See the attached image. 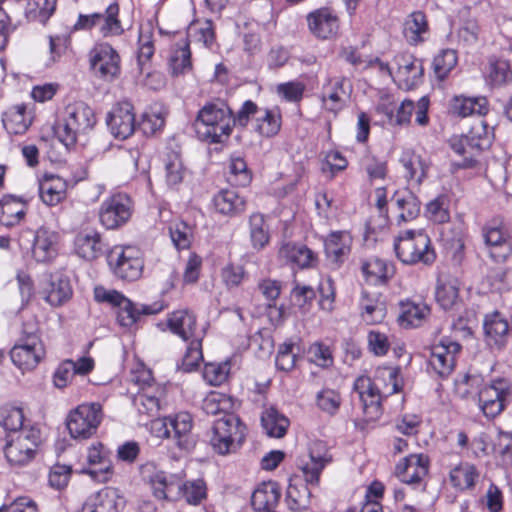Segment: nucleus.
<instances>
[{
	"label": "nucleus",
	"instance_id": "obj_45",
	"mask_svg": "<svg viewBox=\"0 0 512 512\" xmlns=\"http://www.w3.org/2000/svg\"><path fill=\"white\" fill-rule=\"evenodd\" d=\"M168 67L173 76L184 75L192 70L191 50L187 39H181L172 46Z\"/></svg>",
	"mask_w": 512,
	"mask_h": 512
},
{
	"label": "nucleus",
	"instance_id": "obj_50",
	"mask_svg": "<svg viewBox=\"0 0 512 512\" xmlns=\"http://www.w3.org/2000/svg\"><path fill=\"white\" fill-rule=\"evenodd\" d=\"M306 481L296 479L291 480L286 491L285 502L288 508L294 512H300L308 508L310 504L311 492Z\"/></svg>",
	"mask_w": 512,
	"mask_h": 512
},
{
	"label": "nucleus",
	"instance_id": "obj_20",
	"mask_svg": "<svg viewBox=\"0 0 512 512\" xmlns=\"http://www.w3.org/2000/svg\"><path fill=\"white\" fill-rule=\"evenodd\" d=\"M429 458L425 454H410L395 467V474L402 483L418 487L429 471Z\"/></svg>",
	"mask_w": 512,
	"mask_h": 512
},
{
	"label": "nucleus",
	"instance_id": "obj_3",
	"mask_svg": "<svg viewBox=\"0 0 512 512\" xmlns=\"http://www.w3.org/2000/svg\"><path fill=\"white\" fill-rule=\"evenodd\" d=\"M96 124L93 109L83 101L69 103L55 128V136L67 148L75 145L80 135L90 132Z\"/></svg>",
	"mask_w": 512,
	"mask_h": 512
},
{
	"label": "nucleus",
	"instance_id": "obj_27",
	"mask_svg": "<svg viewBox=\"0 0 512 512\" xmlns=\"http://www.w3.org/2000/svg\"><path fill=\"white\" fill-rule=\"evenodd\" d=\"M43 297L52 306H61L72 297L70 280L61 272L51 274L42 284Z\"/></svg>",
	"mask_w": 512,
	"mask_h": 512
},
{
	"label": "nucleus",
	"instance_id": "obj_52",
	"mask_svg": "<svg viewBox=\"0 0 512 512\" xmlns=\"http://www.w3.org/2000/svg\"><path fill=\"white\" fill-rule=\"evenodd\" d=\"M281 112L278 107L259 109L256 117V129L265 137L276 135L281 128Z\"/></svg>",
	"mask_w": 512,
	"mask_h": 512
},
{
	"label": "nucleus",
	"instance_id": "obj_36",
	"mask_svg": "<svg viewBox=\"0 0 512 512\" xmlns=\"http://www.w3.org/2000/svg\"><path fill=\"white\" fill-rule=\"evenodd\" d=\"M58 234L40 227L34 234L32 255L37 262H49L57 255Z\"/></svg>",
	"mask_w": 512,
	"mask_h": 512
},
{
	"label": "nucleus",
	"instance_id": "obj_49",
	"mask_svg": "<svg viewBox=\"0 0 512 512\" xmlns=\"http://www.w3.org/2000/svg\"><path fill=\"white\" fill-rule=\"evenodd\" d=\"M31 123V113L27 111L25 104H17L11 107L3 116L4 127L13 134L25 133Z\"/></svg>",
	"mask_w": 512,
	"mask_h": 512
},
{
	"label": "nucleus",
	"instance_id": "obj_35",
	"mask_svg": "<svg viewBox=\"0 0 512 512\" xmlns=\"http://www.w3.org/2000/svg\"><path fill=\"white\" fill-rule=\"evenodd\" d=\"M147 482L155 498L159 500L177 499L176 491L179 482L177 475L155 469L147 476Z\"/></svg>",
	"mask_w": 512,
	"mask_h": 512
},
{
	"label": "nucleus",
	"instance_id": "obj_18",
	"mask_svg": "<svg viewBox=\"0 0 512 512\" xmlns=\"http://www.w3.org/2000/svg\"><path fill=\"white\" fill-rule=\"evenodd\" d=\"M350 92L349 80L345 77L327 78L321 91L322 107L328 112L338 113L345 107Z\"/></svg>",
	"mask_w": 512,
	"mask_h": 512
},
{
	"label": "nucleus",
	"instance_id": "obj_1",
	"mask_svg": "<svg viewBox=\"0 0 512 512\" xmlns=\"http://www.w3.org/2000/svg\"><path fill=\"white\" fill-rule=\"evenodd\" d=\"M399 369L396 367H378L374 379L359 376L354 382V393L361 402L367 420H376L381 415L383 396L399 392Z\"/></svg>",
	"mask_w": 512,
	"mask_h": 512
},
{
	"label": "nucleus",
	"instance_id": "obj_62",
	"mask_svg": "<svg viewBox=\"0 0 512 512\" xmlns=\"http://www.w3.org/2000/svg\"><path fill=\"white\" fill-rule=\"evenodd\" d=\"M252 173L246 161L239 155H232L229 163L228 181L235 186L245 187L250 184Z\"/></svg>",
	"mask_w": 512,
	"mask_h": 512
},
{
	"label": "nucleus",
	"instance_id": "obj_39",
	"mask_svg": "<svg viewBox=\"0 0 512 512\" xmlns=\"http://www.w3.org/2000/svg\"><path fill=\"white\" fill-rule=\"evenodd\" d=\"M213 207L221 215L234 217L246 210V199L234 189H222L214 195Z\"/></svg>",
	"mask_w": 512,
	"mask_h": 512
},
{
	"label": "nucleus",
	"instance_id": "obj_16",
	"mask_svg": "<svg viewBox=\"0 0 512 512\" xmlns=\"http://www.w3.org/2000/svg\"><path fill=\"white\" fill-rule=\"evenodd\" d=\"M461 351V345L448 338H442L431 348L428 367L431 373H434L441 379L448 378L454 371L456 357Z\"/></svg>",
	"mask_w": 512,
	"mask_h": 512
},
{
	"label": "nucleus",
	"instance_id": "obj_10",
	"mask_svg": "<svg viewBox=\"0 0 512 512\" xmlns=\"http://www.w3.org/2000/svg\"><path fill=\"white\" fill-rule=\"evenodd\" d=\"M102 419V405L98 402H89L80 404L70 411L66 425L72 438L88 439L97 432Z\"/></svg>",
	"mask_w": 512,
	"mask_h": 512
},
{
	"label": "nucleus",
	"instance_id": "obj_48",
	"mask_svg": "<svg viewBox=\"0 0 512 512\" xmlns=\"http://www.w3.org/2000/svg\"><path fill=\"white\" fill-rule=\"evenodd\" d=\"M166 110L160 103H154L148 106L139 123V128L146 136L156 135L161 132L165 126Z\"/></svg>",
	"mask_w": 512,
	"mask_h": 512
},
{
	"label": "nucleus",
	"instance_id": "obj_40",
	"mask_svg": "<svg viewBox=\"0 0 512 512\" xmlns=\"http://www.w3.org/2000/svg\"><path fill=\"white\" fill-rule=\"evenodd\" d=\"M390 202L399 212L398 224L412 221L420 213V201L409 189L397 190L391 197Z\"/></svg>",
	"mask_w": 512,
	"mask_h": 512
},
{
	"label": "nucleus",
	"instance_id": "obj_21",
	"mask_svg": "<svg viewBox=\"0 0 512 512\" xmlns=\"http://www.w3.org/2000/svg\"><path fill=\"white\" fill-rule=\"evenodd\" d=\"M310 33L317 39L327 40L335 36L339 29L337 14L328 7L315 9L306 16Z\"/></svg>",
	"mask_w": 512,
	"mask_h": 512
},
{
	"label": "nucleus",
	"instance_id": "obj_17",
	"mask_svg": "<svg viewBox=\"0 0 512 512\" xmlns=\"http://www.w3.org/2000/svg\"><path fill=\"white\" fill-rule=\"evenodd\" d=\"M110 133L117 139L125 140L135 131L134 107L130 102L124 101L116 104L106 118Z\"/></svg>",
	"mask_w": 512,
	"mask_h": 512
},
{
	"label": "nucleus",
	"instance_id": "obj_26",
	"mask_svg": "<svg viewBox=\"0 0 512 512\" xmlns=\"http://www.w3.org/2000/svg\"><path fill=\"white\" fill-rule=\"evenodd\" d=\"M154 28L150 22L141 24L138 31L137 67L140 74L147 73V78H157L161 82L159 73L148 71V64L155 53Z\"/></svg>",
	"mask_w": 512,
	"mask_h": 512
},
{
	"label": "nucleus",
	"instance_id": "obj_46",
	"mask_svg": "<svg viewBox=\"0 0 512 512\" xmlns=\"http://www.w3.org/2000/svg\"><path fill=\"white\" fill-rule=\"evenodd\" d=\"M261 425L269 437L282 438L287 433L290 421L277 408L270 406L262 411Z\"/></svg>",
	"mask_w": 512,
	"mask_h": 512
},
{
	"label": "nucleus",
	"instance_id": "obj_57",
	"mask_svg": "<svg viewBox=\"0 0 512 512\" xmlns=\"http://www.w3.org/2000/svg\"><path fill=\"white\" fill-rule=\"evenodd\" d=\"M248 223L253 248L256 250L263 249L268 244L270 238L264 215L261 213H253L250 215Z\"/></svg>",
	"mask_w": 512,
	"mask_h": 512
},
{
	"label": "nucleus",
	"instance_id": "obj_54",
	"mask_svg": "<svg viewBox=\"0 0 512 512\" xmlns=\"http://www.w3.org/2000/svg\"><path fill=\"white\" fill-rule=\"evenodd\" d=\"M177 498L182 497L190 505H199L206 498L207 488L203 480L182 482L179 478L177 486Z\"/></svg>",
	"mask_w": 512,
	"mask_h": 512
},
{
	"label": "nucleus",
	"instance_id": "obj_59",
	"mask_svg": "<svg viewBox=\"0 0 512 512\" xmlns=\"http://www.w3.org/2000/svg\"><path fill=\"white\" fill-rule=\"evenodd\" d=\"M234 402L232 398L220 392L208 394L202 405L203 411L208 415L233 414Z\"/></svg>",
	"mask_w": 512,
	"mask_h": 512
},
{
	"label": "nucleus",
	"instance_id": "obj_58",
	"mask_svg": "<svg viewBox=\"0 0 512 512\" xmlns=\"http://www.w3.org/2000/svg\"><path fill=\"white\" fill-rule=\"evenodd\" d=\"M165 180L169 187L179 185L184 178L185 168L180 154L176 151L166 153L164 157Z\"/></svg>",
	"mask_w": 512,
	"mask_h": 512
},
{
	"label": "nucleus",
	"instance_id": "obj_30",
	"mask_svg": "<svg viewBox=\"0 0 512 512\" xmlns=\"http://www.w3.org/2000/svg\"><path fill=\"white\" fill-rule=\"evenodd\" d=\"M398 162L408 184L420 185L427 177L429 163L414 150H402Z\"/></svg>",
	"mask_w": 512,
	"mask_h": 512
},
{
	"label": "nucleus",
	"instance_id": "obj_13",
	"mask_svg": "<svg viewBox=\"0 0 512 512\" xmlns=\"http://www.w3.org/2000/svg\"><path fill=\"white\" fill-rule=\"evenodd\" d=\"M12 363L22 372L37 367L45 356L44 344L36 333H23L9 352Z\"/></svg>",
	"mask_w": 512,
	"mask_h": 512
},
{
	"label": "nucleus",
	"instance_id": "obj_33",
	"mask_svg": "<svg viewBox=\"0 0 512 512\" xmlns=\"http://www.w3.org/2000/svg\"><path fill=\"white\" fill-rule=\"evenodd\" d=\"M480 478L479 469L472 463L463 461L451 467L448 473L450 485L458 492L471 491Z\"/></svg>",
	"mask_w": 512,
	"mask_h": 512
},
{
	"label": "nucleus",
	"instance_id": "obj_42",
	"mask_svg": "<svg viewBox=\"0 0 512 512\" xmlns=\"http://www.w3.org/2000/svg\"><path fill=\"white\" fill-rule=\"evenodd\" d=\"M75 252L86 260L98 258L104 249L101 235L96 230H84L77 234L74 241Z\"/></svg>",
	"mask_w": 512,
	"mask_h": 512
},
{
	"label": "nucleus",
	"instance_id": "obj_38",
	"mask_svg": "<svg viewBox=\"0 0 512 512\" xmlns=\"http://www.w3.org/2000/svg\"><path fill=\"white\" fill-rule=\"evenodd\" d=\"M66 181L53 174H45L38 180V193L47 206L59 204L66 196Z\"/></svg>",
	"mask_w": 512,
	"mask_h": 512
},
{
	"label": "nucleus",
	"instance_id": "obj_9",
	"mask_svg": "<svg viewBox=\"0 0 512 512\" xmlns=\"http://www.w3.org/2000/svg\"><path fill=\"white\" fill-rule=\"evenodd\" d=\"M132 381L139 387L132 404L139 414L154 417L160 410L163 388L157 384L150 370L142 369L133 374Z\"/></svg>",
	"mask_w": 512,
	"mask_h": 512
},
{
	"label": "nucleus",
	"instance_id": "obj_25",
	"mask_svg": "<svg viewBox=\"0 0 512 512\" xmlns=\"http://www.w3.org/2000/svg\"><path fill=\"white\" fill-rule=\"evenodd\" d=\"M358 309L361 320L367 325L381 323L387 314L386 302L378 292L362 290Z\"/></svg>",
	"mask_w": 512,
	"mask_h": 512
},
{
	"label": "nucleus",
	"instance_id": "obj_64",
	"mask_svg": "<svg viewBox=\"0 0 512 512\" xmlns=\"http://www.w3.org/2000/svg\"><path fill=\"white\" fill-rule=\"evenodd\" d=\"M315 402L323 413L334 416L341 407L342 397L335 389L323 388L317 392Z\"/></svg>",
	"mask_w": 512,
	"mask_h": 512
},
{
	"label": "nucleus",
	"instance_id": "obj_44",
	"mask_svg": "<svg viewBox=\"0 0 512 512\" xmlns=\"http://www.w3.org/2000/svg\"><path fill=\"white\" fill-rule=\"evenodd\" d=\"M163 305H141V309L130 300L125 299L117 308V322L120 326L130 328L134 326L141 315H152L163 310Z\"/></svg>",
	"mask_w": 512,
	"mask_h": 512
},
{
	"label": "nucleus",
	"instance_id": "obj_6",
	"mask_svg": "<svg viewBox=\"0 0 512 512\" xmlns=\"http://www.w3.org/2000/svg\"><path fill=\"white\" fill-rule=\"evenodd\" d=\"M246 425L235 414L216 419L208 433L212 450L222 456L235 453L246 437Z\"/></svg>",
	"mask_w": 512,
	"mask_h": 512
},
{
	"label": "nucleus",
	"instance_id": "obj_55",
	"mask_svg": "<svg viewBox=\"0 0 512 512\" xmlns=\"http://www.w3.org/2000/svg\"><path fill=\"white\" fill-rule=\"evenodd\" d=\"M206 331L201 330L197 338L189 340L185 354L182 358L181 364L178 368L184 372H191L195 370L200 362L203 360L202 353V340L205 336Z\"/></svg>",
	"mask_w": 512,
	"mask_h": 512
},
{
	"label": "nucleus",
	"instance_id": "obj_29",
	"mask_svg": "<svg viewBox=\"0 0 512 512\" xmlns=\"http://www.w3.org/2000/svg\"><path fill=\"white\" fill-rule=\"evenodd\" d=\"M170 438L175 440L179 449L190 451L195 446V438L191 433L193 426L192 416L188 412H179L168 417Z\"/></svg>",
	"mask_w": 512,
	"mask_h": 512
},
{
	"label": "nucleus",
	"instance_id": "obj_7",
	"mask_svg": "<svg viewBox=\"0 0 512 512\" xmlns=\"http://www.w3.org/2000/svg\"><path fill=\"white\" fill-rule=\"evenodd\" d=\"M41 443L40 429L30 426L17 434H7L2 449L10 466L24 467L33 461Z\"/></svg>",
	"mask_w": 512,
	"mask_h": 512
},
{
	"label": "nucleus",
	"instance_id": "obj_8",
	"mask_svg": "<svg viewBox=\"0 0 512 512\" xmlns=\"http://www.w3.org/2000/svg\"><path fill=\"white\" fill-rule=\"evenodd\" d=\"M107 262L114 275L123 280H138L143 272L142 252L136 246H114L107 254Z\"/></svg>",
	"mask_w": 512,
	"mask_h": 512
},
{
	"label": "nucleus",
	"instance_id": "obj_14",
	"mask_svg": "<svg viewBox=\"0 0 512 512\" xmlns=\"http://www.w3.org/2000/svg\"><path fill=\"white\" fill-rule=\"evenodd\" d=\"M89 64L96 77L111 82L121 73L119 53L107 42L96 43L89 51Z\"/></svg>",
	"mask_w": 512,
	"mask_h": 512
},
{
	"label": "nucleus",
	"instance_id": "obj_31",
	"mask_svg": "<svg viewBox=\"0 0 512 512\" xmlns=\"http://www.w3.org/2000/svg\"><path fill=\"white\" fill-rule=\"evenodd\" d=\"M124 499L113 488H103L90 495L82 507V512H120Z\"/></svg>",
	"mask_w": 512,
	"mask_h": 512
},
{
	"label": "nucleus",
	"instance_id": "obj_61",
	"mask_svg": "<svg viewBox=\"0 0 512 512\" xmlns=\"http://www.w3.org/2000/svg\"><path fill=\"white\" fill-rule=\"evenodd\" d=\"M182 39H187L188 42L196 41L201 42L207 48H210L214 42L215 35L212 21H196L193 22L187 31V36Z\"/></svg>",
	"mask_w": 512,
	"mask_h": 512
},
{
	"label": "nucleus",
	"instance_id": "obj_43",
	"mask_svg": "<svg viewBox=\"0 0 512 512\" xmlns=\"http://www.w3.org/2000/svg\"><path fill=\"white\" fill-rule=\"evenodd\" d=\"M28 200L13 195L4 196L0 200V223L13 227L21 222L26 215Z\"/></svg>",
	"mask_w": 512,
	"mask_h": 512
},
{
	"label": "nucleus",
	"instance_id": "obj_4",
	"mask_svg": "<svg viewBox=\"0 0 512 512\" xmlns=\"http://www.w3.org/2000/svg\"><path fill=\"white\" fill-rule=\"evenodd\" d=\"M493 140V127L483 119H477L467 134L453 137L450 141L452 150L462 156V160L456 163L457 167L464 169L474 167L477 162L476 157L490 148Z\"/></svg>",
	"mask_w": 512,
	"mask_h": 512
},
{
	"label": "nucleus",
	"instance_id": "obj_34",
	"mask_svg": "<svg viewBox=\"0 0 512 512\" xmlns=\"http://www.w3.org/2000/svg\"><path fill=\"white\" fill-rule=\"evenodd\" d=\"M281 497V490L277 482H262L254 490L251 504L256 512H276Z\"/></svg>",
	"mask_w": 512,
	"mask_h": 512
},
{
	"label": "nucleus",
	"instance_id": "obj_60",
	"mask_svg": "<svg viewBox=\"0 0 512 512\" xmlns=\"http://www.w3.org/2000/svg\"><path fill=\"white\" fill-rule=\"evenodd\" d=\"M169 235L177 250H186L193 240V227L182 220H175L169 224Z\"/></svg>",
	"mask_w": 512,
	"mask_h": 512
},
{
	"label": "nucleus",
	"instance_id": "obj_53",
	"mask_svg": "<svg viewBox=\"0 0 512 512\" xmlns=\"http://www.w3.org/2000/svg\"><path fill=\"white\" fill-rule=\"evenodd\" d=\"M119 13L120 7L116 1L109 4L104 13H102V24L100 25L99 32L104 38L120 36L124 33Z\"/></svg>",
	"mask_w": 512,
	"mask_h": 512
},
{
	"label": "nucleus",
	"instance_id": "obj_32",
	"mask_svg": "<svg viewBox=\"0 0 512 512\" xmlns=\"http://www.w3.org/2000/svg\"><path fill=\"white\" fill-rule=\"evenodd\" d=\"M279 257L300 269L315 267L318 262L315 252L305 244L296 242L283 244L279 249Z\"/></svg>",
	"mask_w": 512,
	"mask_h": 512
},
{
	"label": "nucleus",
	"instance_id": "obj_5",
	"mask_svg": "<svg viewBox=\"0 0 512 512\" xmlns=\"http://www.w3.org/2000/svg\"><path fill=\"white\" fill-rule=\"evenodd\" d=\"M394 251L398 259L408 265H431L436 252L430 237L422 230H405L394 239Z\"/></svg>",
	"mask_w": 512,
	"mask_h": 512
},
{
	"label": "nucleus",
	"instance_id": "obj_37",
	"mask_svg": "<svg viewBox=\"0 0 512 512\" xmlns=\"http://www.w3.org/2000/svg\"><path fill=\"white\" fill-rule=\"evenodd\" d=\"M430 313V307L425 302L404 300L400 302L398 321L403 328H416L425 323Z\"/></svg>",
	"mask_w": 512,
	"mask_h": 512
},
{
	"label": "nucleus",
	"instance_id": "obj_2",
	"mask_svg": "<svg viewBox=\"0 0 512 512\" xmlns=\"http://www.w3.org/2000/svg\"><path fill=\"white\" fill-rule=\"evenodd\" d=\"M195 127L202 141L223 143L234 127L233 112L223 101L207 103L199 110Z\"/></svg>",
	"mask_w": 512,
	"mask_h": 512
},
{
	"label": "nucleus",
	"instance_id": "obj_15",
	"mask_svg": "<svg viewBox=\"0 0 512 512\" xmlns=\"http://www.w3.org/2000/svg\"><path fill=\"white\" fill-rule=\"evenodd\" d=\"M132 213V199L125 193H117L101 203L99 220L106 229L114 230L125 225L131 218Z\"/></svg>",
	"mask_w": 512,
	"mask_h": 512
},
{
	"label": "nucleus",
	"instance_id": "obj_51",
	"mask_svg": "<svg viewBox=\"0 0 512 512\" xmlns=\"http://www.w3.org/2000/svg\"><path fill=\"white\" fill-rule=\"evenodd\" d=\"M451 109L454 114L461 117H467L471 115H485L488 112V102L485 97H454Z\"/></svg>",
	"mask_w": 512,
	"mask_h": 512
},
{
	"label": "nucleus",
	"instance_id": "obj_63",
	"mask_svg": "<svg viewBox=\"0 0 512 512\" xmlns=\"http://www.w3.org/2000/svg\"><path fill=\"white\" fill-rule=\"evenodd\" d=\"M362 272L373 284H384L390 277L391 267L384 260L374 258L362 265Z\"/></svg>",
	"mask_w": 512,
	"mask_h": 512
},
{
	"label": "nucleus",
	"instance_id": "obj_22",
	"mask_svg": "<svg viewBox=\"0 0 512 512\" xmlns=\"http://www.w3.org/2000/svg\"><path fill=\"white\" fill-rule=\"evenodd\" d=\"M484 339L493 349H502L508 343L510 325L505 316L499 311H493L483 319Z\"/></svg>",
	"mask_w": 512,
	"mask_h": 512
},
{
	"label": "nucleus",
	"instance_id": "obj_24",
	"mask_svg": "<svg viewBox=\"0 0 512 512\" xmlns=\"http://www.w3.org/2000/svg\"><path fill=\"white\" fill-rule=\"evenodd\" d=\"M87 462L90 467L84 468L83 473L97 482H106L111 478L113 467L103 444L94 443L88 448Z\"/></svg>",
	"mask_w": 512,
	"mask_h": 512
},
{
	"label": "nucleus",
	"instance_id": "obj_28",
	"mask_svg": "<svg viewBox=\"0 0 512 512\" xmlns=\"http://www.w3.org/2000/svg\"><path fill=\"white\" fill-rule=\"evenodd\" d=\"M309 458L310 461L302 467L304 479L310 485H317L322 470L331 462L332 456L324 442L315 441L310 445Z\"/></svg>",
	"mask_w": 512,
	"mask_h": 512
},
{
	"label": "nucleus",
	"instance_id": "obj_23",
	"mask_svg": "<svg viewBox=\"0 0 512 512\" xmlns=\"http://www.w3.org/2000/svg\"><path fill=\"white\" fill-rule=\"evenodd\" d=\"M353 238L348 231H333L324 239L327 261L339 268L349 257Z\"/></svg>",
	"mask_w": 512,
	"mask_h": 512
},
{
	"label": "nucleus",
	"instance_id": "obj_12",
	"mask_svg": "<svg viewBox=\"0 0 512 512\" xmlns=\"http://www.w3.org/2000/svg\"><path fill=\"white\" fill-rule=\"evenodd\" d=\"M511 398V381L507 378H496L479 391V408L486 418L494 419L505 410Z\"/></svg>",
	"mask_w": 512,
	"mask_h": 512
},
{
	"label": "nucleus",
	"instance_id": "obj_19",
	"mask_svg": "<svg viewBox=\"0 0 512 512\" xmlns=\"http://www.w3.org/2000/svg\"><path fill=\"white\" fill-rule=\"evenodd\" d=\"M394 63L396 65L394 78L402 88L411 90L422 82L424 75L422 60L411 54L402 53L395 56Z\"/></svg>",
	"mask_w": 512,
	"mask_h": 512
},
{
	"label": "nucleus",
	"instance_id": "obj_11",
	"mask_svg": "<svg viewBox=\"0 0 512 512\" xmlns=\"http://www.w3.org/2000/svg\"><path fill=\"white\" fill-rule=\"evenodd\" d=\"M481 233L490 257L496 262H504L512 253L511 225L496 217L483 225Z\"/></svg>",
	"mask_w": 512,
	"mask_h": 512
},
{
	"label": "nucleus",
	"instance_id": "obj_41",
	"mask_svg": "<svg viewBox=\"0 0 512 512\" xmlns=\"http://www.w3.org/2000/svg\"><path fill=\"white\" fill-rule=\"evenodd\" d=\"M168 327L185 342L197 338L201 330H205L197 329L195 315L187 310L174 311L168 318Z\"/></svg>",
	"mask_w": 512,
	"mask_h": 512
},
{
	"label": "nucleus",
	"instance_id": "obj_47",
	"mask_svg": "<svg viewBox=\"0 0 512 512\" xmlns=\"http://www.w3.org/2000/svg\"><path fill=\"white\" fill-rule=\"evenodd\" d=\"M429 32L426 15L421 11H415L409 15L404 23L403 34L406 41L413 46H417L426 40Z\"/></svg>",
	"mask_w": 512,
	"mask_h": 512
},
{
	"label": "nucleus",
	"instance_id": "obj_56",
	"mask_svg": "<svg viewBox=\"0 0 512 512\" xmlns=\"http://www.w3.org/2000/svg\"><path fill=\"white\" fill-rule=\"evenodd\" d=\"M458 62L457 52L453 49H442L433 58L432 69L435 77L443 81L456 67Z\"/></svg>",
	"mask_w": 512,
	"mask_h": 512
}]
</instances>
